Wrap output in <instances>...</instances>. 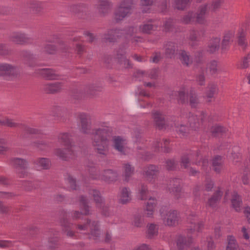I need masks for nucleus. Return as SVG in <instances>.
I'll return each instance as SVG.
<instances>
[{"mask_svg":"<svg viewBox=\"0 0 250 250\" xmlns=\"http://www.w3.org/2000/svg\"><path fill=\"white\" fill-rule=\"evenodd\" d=\"M58 48L56 45L49 43L45 44L42 48V52L50 55H53L57 53Z\"/></svg>","mask_w":250,"mask_h":250,"instance_id":"obj_50","label":"nucleus"},{"mask_svg":"<svg viewBox=\"0 0 250 250\" xmlns=\"http://www.w3.org/2000/svg\"><path fill=\"white\" fill-rule=\"evenodd\" d=\"M147 227V237L148 238L151 239L157 235L158 228L156 225L151 224Z\"/></svg>","mask_w":250,"mask_h":250,"instance_id":"obj_53","label":"nucleus"},{"mask_svg":"<svg viewBox=\"0 0 250 250\" xmlns=\"http://www.w3.org/2000/svg\"><path fill=\"white\" fill-rule=\"evenodd\" d=\"M189 226L187 229V232L188 234H193L195 232L201 231L204 228V223L199 221L197 215L192 212L187 218Z\"/></svg>","mask_w":250,"mask_h":250,"instance_id":"obj_6","label":"nucleus"},{"mask_svg":"<svg viewBox=\"0 0 250 250\" xmlns=\"http://www.w3.org/2000/svg\"><path fill=\"white\" fill-rule=\"evenodd\" d=\"M55 154L63 160H68L70 159H73L75 157L74 151L71 147H67L64 149L56 148L54 150Z\"/></svg>","mask_w":250,"mask_h":250,"instance_id":"obj_21","label":"nucleus"},{"mask_svg":"<svg viewBox=\"0 0 250 250\" xmlns=\"http://www.w3.org/2000/svg\"><path fill=\"white\" fill-rule=\"evenodd\" d=\"M136 3V0H120L118 4L127 7L128 9L133 11Z\"/></svg>","mask_w":250,"mask_h":250,"instance_id":"obj_52","label":"nucleus"},{"mask_svg":"<svg viewBox=\"0 0 250 250\" xmlns=\"http://www.w3.org/2000/svg\"><path fill=\"white\" fill-rule=\"evenodd\" d=\"M238 43L244 50L247 47V42L246 39V33L243 31L239 32L238 36Z\"/></svg>","mask_w":250,"mask_h":250,"instance_id":"obj_51","label":"nucleus"},{"mask_svg":"<svg viewBox=\"0 0 250 250\" xmlns=\"http://www.w3.org/2000/svg\"><path fill=\"white\" fill-rule=\"evenodd\" d=\"M112 140L114 148L121 154H125V140L120 136H114Z\"/></svg>","mask_w":250,"mask_h":250,"instance_id":"obj_32","label":"nucleus"},{"mask_svg":"<svg viewBox=\"0 0 250 250\" xmlns=\"http://www.w3.org/2000/svg\"><path fill=\"white\" fill-rule=\"evenodd\" d=\"M120 202L123 204L128 203L131 200L130 192L129 188H123L121 190Z\"/></svg>","mask_w":250,"mask_h":250,"instance_id":"obj_43","label":"nucleus"},{"mask_svg":"<svg viewBox=\"0 0 250 250\" xmlns=\"http://www.w3.org/2000/svg\"><path fill=\"white\" fill-rule=\"evenodd\" d=\"M182 186V180L181 179L173 178L169 181L167 189L177 199H178L180 198Z\"/></svg>","mask_w":250,"mask_h":250,"instance_id":"obj_12","label":"nucleus"},{"mask_svg":"<svg viewBox=\"0 0 250 250\" xmlns=\"http://www.w3.org/2000/svg\"><path fill=\"white\" fill-rule=\"evenodd\" d=\"M189 105L191 107H196L200 103L199 98L196 92L191 89L189 93V101H188Z\"/></svg>","mask_w":250,"mask_h":250,"instance_id":"obj_45","label":"nucleus"},{"mask_svg":"<svg viewBox=\"0 0 250 250\" xmlns=\"http://www.w3.org/2000/svg\"><path fill=\"white\" fill-rule=\"evenodd\" d=\"M16 71L15 66L8 63H0V76H10Z\"/></svg>","mask_w":250,"mask_h":250,"instance_id":"obj_28","label":"nucleus"},{"mask_svg":"<svg viewBox=\"0 0 250 250\" xmlns=\"http://www.w3.org/2000/svg\"><path fill=\"white\" fill-rule=\"evenodd\" d=\"M164 55L167 58H173L177 50V46L175 43L172 42H167L163 46Z\"/></svg>","mask_w":250,"mask_h":250,"instance_id":"obj_22","label":"nucleus"},{"mask_svg":"<svg viewBox=\"0 0 250 250\" xmlns=\"http://www.w3.org/2000/svg\"><path fill=\"white\" fill-rule=\"evenodd\" d=\"M159 172V167L153 165L146 166L143 168V176L147 180L150 181L156 177Z\"/></svg>","mask_w":250,"mask_h":250,"instance_id":"obj_19","label":"nucleus"},{"mask_svg":"<svg viewBox=\"0 0 250 250\" xmlns=\"http://www.w3.org/2000/svg\"><path fill=\"white\" fill-rule=\"evenodd\" d=\"M207 89L206 97L208 99V100H207V102L210 103L211 102V99L212 98L214 95L218 92L217 84L213 83H209L208 84Z\"/></svg>","mask_w":250,"mask_h":250,"instance_id":"obj_33","label":"nucleus"},{"mask_svg":"<svg viewBox=\"0 0 250 250\" xmlns=\"http://www.w3.org/2000/svg\"><path fill=\"white\" fill-rule=\"evenodd\" d=\"M160 26L155 20H149L139 26V31L143 34H150L152 32L157 30Z\"/></svg>","mask_w":250,"mask_h":250,"instance_id":"obj_17","label":"nucleus"},{"mask_svg":"<svg viewBox=\"0 0 250 250\" xmlns=\"http://www.w3.org/2000/svg\"><path fill=\"white\" fill-rule=\"evenodd\" d=\"M76 12L86 14L89 11L88 6L85 4H80L74 6Z\"/></svg>","mask_w":250,"mask_h":250,"instance_id":"obj_62","label":"nucleus"},{"mask_svg":"<svg viewBox=\"0 0 250 250\" xmlns=\"http://www.w3.org/2000/svg\"><path fill=\"white\" fill-rule=\"evenodd\" d=\"M21 57L24 63L29 67L35 66V56L30 51L23 50L21 52Z\"/></svg>","mask_w":250,"mask_h":250,"instance_id":"obj_25","label":"nucleus"},{"mask_svg":"<svg viewBox=\"0 0 250 250\" xmlns=\"http://www.w3.org/2000/svg\"><path fill=\"white\" fill-rule=\"evenodd\" d=\"M125 31V37L126 38L132 37L137 32V29L133 26H128L124 29Z\"/></svg>","mask_w":250,"mask_h":250,"instance_id":"obj_63","label":"nucleus"},{"mask_svg":"<svg viewBox=\"0 0 250 250\" xmlns=\"http://www.w3.org/2000/svg\"><path fill=\"white\" fill-rule=\"evenodd\" d=\"M77 228L80 230H85L89 229L88 238L89 239L97 240L100 235V230L99 228L98 222L96 221H91L87 219L86 223L84 224H78Z\"/></svg>","mask_w":250,"mask_h":250,"instance_id":"obj_5","label":"nucleus"},{"mask_svg":"<svg viewBox=\"0 0 250 250\" xmlns=\"http://www.w3.org/2000/svg\"><path fill=\"white\" fill-rule=\"evenodd\" d=\"M188 89L185 86H182L179 90L174 92V95L177 97V100L179 103H188Z\"/></svg>","mask_w":250,"mask_h":250,"instance_id":"obj_27","label":"nucleus"},{"mask_svg":"<svg viewBox=\"0 0 250 250\" xmlns=\"http://www.w3.org/2000/svg\"><path fill=\"white\" fill-rule=\"evenodd\" d=\"M132 12L127 7H123L118 4L114 12V20L117 22L122 21L126 17L131 15Z\"/></svg>","mask_w":250,"mask_h":250,"instance_id":"obj_16","label":"nucleus"},{"mask_svg":"<svg viewBox=\"0 0 250 250\" xmlns=\"http://www.w3.org/2000/svg\"><path fill=\"white\" fill-rule=\"evenodd\" d=\"M29 8L35 12H40L43 8L42 3L39 1H31L29 5Z\"/></svg>","mask_w":250,"mask_h":250,"instance_id":"obj_59","label":"nucleus"},{"mask_svg":"<svg viewBox=\"0 0 250 250\" xmlns=\"http://www.w3.org/2000/svg\"><path fill=\"white\" fill-rule=\"evenodd\" d=\"M203 70L207 74L215 76L220 72L219 63L216 60H211L206 64V67Z\"/></svg>","mask_w":250,"mask_h":250,"instance_id":"obj_20","label":"nucleus"},{"mask_svg":"<svg viewBox=\"0 0 250 250\" xmlns=\"http://www.w3.org/2000/svg\"><path fill=\"white\" fill-rule=\"evenodd\" d=\"M228 240V243L226 247V250H244V249L239 248L233 236H229Z\"/></svg>","mask_w":250,"mask_h":250,"instance_id":"obj_47","label":"nucleus"},{"mask_svg":"<svg viewBox=\"0 0 250 250\" xmlns=\"http://www.w3.org/2000/svg\"><path fill=\"white\" fill-rule=\"evenodd\" d=\"M223 192L220 190H217L212 196L208 199V204L211 208H215L217 203L221 199Z\"/></svg>","mask_w":250,"mask_h":250,"instance_id":"obj_41","label":"nucleus"},{"mask_svg":"<svg viewBox=\"0 0 250 250\" xmlns=\"http://www.w3.org/2000/svg\"><path fill=\"white\" fill-rule=\"evenodd\" d=\"M89 194L93 197L96 204V206L97 207H101L104 201L100 192L97 189H92L90 190Z\"/></svg>","mask_w":250,"mask_h":250,"instance_id":"obj_42","label":"nucleus"},{"mask_svg":"<svg viewBox=\"0 0 250 250\" xmlns=\"http://www.w3.org/2000/svg\"><path fill=\"white\" fill-rule=\"evenodd\" d=\"M169 143V140L168 139H163V141H156L153 144V147L154 148L155 151H158L159 150L160 148H164V152L166 153L170 152L171 148L168 146Z\"/></svg>","mask_w":250,"mask_h":250,"instance_id":"obj_29","label":"nucleus"},{"mask_svg":"<svg viewBox=\"0 0 250 250\" xmlns=\"http://www.w3.org/2000/svg\"><path fill=\"white\" fill-rule=\"evenodd\" d=\"M188 123L189 126L193 129L197 128L200 125V121L197 115L189 113L188 118Z\"/></svg>","mask_w":250,"mask_h":250,"instance_id":"obj_48","label":"nucleus"},{"mask_svg":"<svg viewBox=\"0 0 250 250\" xmlns=\"http://www.w3.org/2000/svg\"><path fill=\"white\" fill-rule=\"evenodd\" d=\"M0 125L11 128L19 127L21 130V136L22 138L26 137V134H36L39 132V130L28 126L25 124L16 123L14 120L5 118L0 122Z\"/></svg>","mask_w":250,"mask_h":250,"instance_id":"obj_3","label":"nucleus"},{"mask_svg":"<svg viewBox=\"0 0 250 250\" xmlns=\"http://www.w3.org/2000/svg\"><path fill=\"white\" fill-rule=\"evenodd\" d=\"M10 165L17 168V172L19 176L23 178L27 175L25 169L28 167V162L25 159L19 158H13L10 160Z\"/></svg>","mask_w":250,"mask_h":250,"instance_id":"obj_8","label":"nucleus"},{"mask_svg":"<svg viewBox=\"0 0 250 250\" xmlns=\"http://www.w3.org/2000/svg\"><path fill=\"white\" fill-rule=\"evenodd\" d=\"M195 12L189 11L184 15L180 19V22L185 24H189L196 22Z\"/></svg>","mask_w":250,"mask_h":250,"instance_id":"obj_34","label":"nucleus"},{"mask_svg":"<svg viewBox=\"0 0 250 250\" xmlns=\"http://www.w3.org/2000/svg\"><path fill=\"white\" fill-rule=\"evenodd\" d=\"M148 191L147 188L144 184H141V188L139 190V195L141 200H147L146 205V211L147 217H151L153 213L154 210L157 205V200L155 198L148 196Z\"/></svg>","mask_w":250,"mask_h":250,"instance_id":"obj_4","label":"nucleus"},{"mask_svg":"<svg viewBox=\"0 0 250 250\" xmlns=\"http://www.w3.org/2000/svg\"><path fill=\"white\" fill-rule=\"evenodd\" d=\"M36 71L38 74L46 80H56L59 77V75L56 73L55 71L51 68H43Z\"/></svg>","mask_w":250,"mask_h":250,"instance_id":"obj_24","label":"nucleus"},{"mask_svg":"<svg viewBox=\"0 0 250 250\" xmlns=\"http://www.w3.org/2000/svg\"><path fill=\"white\" fill-rule=\"evenodd\" d=\"M226 128L223 126L218 125H215L212 126L210 128V132L214 136H217L220 134L226 132Z\"/></svg>","mask_w":250,"mask_h":250,"instance_id":"obj_54","label":"nucleus"},{"mask_svg":"<svg viewBox=\"0 0 250 250\" xmlns=\"http://www.w3.org/2000/svg\"><path fill=\"white\" fill-rule=\"evenodd\" d=\"M71 136L69 133H61L58 136V142L64 146L70 147Z\"/></svg>","mask_w":250,"mask_h":250,"instance_id":"obj_35","label":"nucleus"},{"mask_svg":"<svg viewBox=\"0 0 250 250\" xmlns=\"http://www.w3.org/2000/svg\"><path fill=\"white\" fill-rule=\"evenodd\" d=\"M178 59L183 65L186 67L189 66L193 62L192 58L190 56L189 53L184 50L179 51Z\"/></svg>","mask_w":250,"mask_h":250,"instance_id":"obj_26","label":"nucleus"},{"mask_svg":"<svg viewBox=\"0 0 250 250\" xmlns=\"http://www.w3.org/2000/svg\"><path fill=\"white\" fill-rule=\"evenodd\" d=\"M63 84L62 82H56L43 84L42 90L47 94H56L61 92L63 89Z\"/></svg>","mask_w":250,"mask_h":250,"instance_id":"obj_15","label":"nucleus"},{"mask_svg":"<svg viewBox=\"0 0 250 250\" xmlns=\"http://www.w3.org/2000/svg\"><path fill=\"white\" fill-rule=\"evenodd\" d=\"M189 2L190 0H175L174 7L178 10H184Z\"/></svg>","mask_w":250,"mask_h":250,"instance_id":"obj_57","label":"nucleus"},{"mask_svg":"<svg viewBox=\"0 0 250 250\" xmlns=\"http://www.w3.org/2000/svg\"><path fill=\"white\" fill-rule=\"evenodd\" d=\"M35 165L42 169H48L51 164L50 160L46 158H39L34 162Z\"/></svg>","mask_w":250,"mask_h":250,"instance_id":"obj_37","label":"nucleus"},{"mask_svg":"<svg viewBox=\"0 0 250 250\" xmlns=\"http://www.w3.org/2000/svg\"><path fill=\"white\" fill-rule=\"evenodd\" d=\"M80 206L83 212L79 211H73L72 213V218L74 220H78L81 218L82 215H87L89 214V207L86 198L81 196L80 198Z\"/></svg>","mask_w":250,"mask_h":250,"instance_id":"obj_13","label":"nucleus"},{"mask_svg":"<svg viewBox=\"0 0 250 250\" xmlns=\"http://www.w3.org/2000/svg\"><path fill=\"white\" fill-rule=\"evenodd\" d=\"M125 46H120L115 51V57L118 63L123 68H129L132 67V65L129 61L126 59L125 54Z\"/></svg>","mask_w":250,"mask_h":250,"instance_id":"obj_11","label":"nucleus"},{"mask_svg":"<svg viewBox=\"0 0 250 250\" xmlns=\"http://www.w3.org/2000/svg\"><path fill=\"white\" fill-rule=\"evenodd\" d=\"M191 158L190 154L183 155L180 160V165L181 167L184 168H187L190 165V159Z\"/></svg>","mask_w":250,"mask_h":250,"instance_id":"obj_58","label":"nucleus"},{"mask_svg":"<svg viewBox=\"0 0 250 250\" xmlns=\"http://www.w3.org/2000/svg\"><path fill=\"white\" fill-rule=\"evenodd\" d=\"M163 26L166 32H173L174 30V22L172 19H167L165 21Z\"/></svg>","mask_w":250,"mask_h":250,"instance_id":"obj_55","label":"nucleus"},{"mask_svg":"<svg viewBox=\"0 0 250 250\" xmlns=\"http://www.w3.org/2000/svg\"><path fill=\"white\" fill-rule=\"evenodd\" d=\"M62 218L60 219V224L62 227V232L67 237L73 238L75 236V232L72 230L73 224L70 223L66 218L67 214L65 211L61 212Z\"/></svg>","mask_w":250,"mask_h":250,"instance_id":"obj_9","label":"nucleus"},{"mask_svg":"<svg viewBox=\"0 0 250 250\" xmlns=\"http://www.w3.org/2000/svg\"><path fill=\"white\" fill-rule=\"evenodd\" d=\"M90 177L94 180H101L107 183H111L117 180V172L111 169H104L101 171L98 168L91 167L89 169Z\"/></svg>","mask_w":250,"mask_h":250,"instance_id":"obj_2","label":"nucleus"},{"mask_svg":"<svg viewBox=\"0 0 250 250\" xmlns=\"http://www.w3.org/2000/svg\"><path fill=\"white\" fill-rule=\"evenodd\" d=\"M188 234V236L186 237L180 235L177 240V246L179 250H187L190 244L192 243V238Z\"/></svg>","mask_w":250,"mask_h":250,"instance_id":"obj_23","label":"nucleus"},{"mask_svg":"<svg viewBox=\"0 0 250 250\" xmlns=\"http://www.w3.org/2000/svg\"><path fill=\"white\" fill-rule=\"evenodd\" d=\"M200 73L196 77V81L198 84L200 85H204L205 83V74L206 73L203 68H201V70H199Z\"/></svg>","mask_w":250,"mask_h":250,"instance_id":"obj_61","label":"nucleus"},{"mask_svg":"<svg viewBox=\"0 0 250 250\" xmlns=\"http://www.w3.org/2000/svg\"><path fill=\"white\" fill-rule=\"evenodd\" d=\"M152 117L155 126L159 129L166 128L168 125L165 120L164 115L160 111H153L152 112Z\"/></svg>","mask_w":250,"mask_h":250,"instance_id":"obj_18","label":"nucleus"},{"mask_svg":"<svg viewBox=\"0 0 250 250\" xmlns=\"http://www.w3.org/2000/svg\"><path fill=\"white\" fill-rule=\"evenodd\" d=\"M209 5L205 3L201 5L198 8L196 14V22L200 24L205 25L207 23L206 16L208 13Z\"/></svg>","mask_w":250,"mask_h":250,"instance_id":"obj_14","label":"nucleus"},{"mask_svg":"<svg viewBox=\"0 0 250 250\" xmlns=\"http://www.w3.org/2000/svg\"><path fill=\"white\" fill-rule=\"evenodd\" d=\"M125 180L127 182L129 180L130 177L133 175L134 168L129 164L125 165Z\"/></svg>","mask_w":250,"mask_h":250,"instance_id":"obj_60","label":"nucleus"},{"mask_svg":"<svg viewBox=\"0 0 250 250\" xmlns=\"http://www.w3.org/2000/svg\"><path fill=\"white\" fill-rule=\"evenodd\" d=\"M250 65V54L245 57L241 64V68L245 69Z\"/></svg>","mask_w":250,"mask_h":250,"instance_id":"obj_64","label":"nucleus"},{"mask_svg":"<svg viewBox=\"0 0 250 250\" xmlns=\"http://www.w3.org/2000/svg\"><path fill=\"white\" fill-rule=\"evenodd\" d=\"M32 146L41 150H44L52 146V144L47 141L39 140L32 143Z\"/></svg>","mask_w":250,"mask_h":250,"instance_id":"obj_46","label":"nucleus"},{"mask_svg":"<svg viewBox=\"0 0 250 250\" xmlns=\"http://www.w3.org/2000/svg\"><path fill=\"white\" fill-rule=\"evenodd\" d=\"M178 162L174 159H168L166 161V168L169 171H173L176 169Z\"/></svg>","mask_w":250,"mask_h":250,"instance_id":"obj_56","label":"nucleus"},{"mask_svg":"<svg viewBox=\"0 0 250 250\" xmlns=\"http://www.w3.org/2000/svg\"><path fill=\"white\" fill-rule=\"evenodd\" d=\"M220 41L221 39L219 37L211 38L208 42V51L213 54L218 50L220 48Z\"/></svg>","mask_w":250,"mask_h":250,"instance_id":"obj_31","label":"nucleus"},{"mask_svg":"<svg viewBox=\"0 0 250 250\" xmlns=\"http://www.w3.org/2000/svg\"><path fill=\"white\" fill-rule=\"evenodd\" d=\"M233 35V33L230 31L227 32L225 34L221 44V49L223 51H225L229 49Z\"/></svg>","mask_w":250,"mask_h":250,"instance_id":"obj_38","label":"nucleus"},{"mask_svg":"<svg viewBox=\"0 0 250 250\" xmlns=\"http://www.w3.org/2000/svg\"><path fill=\"white\" fill-rule=\"evenodd\" d=\"M102 90V87L100 86L95 85H89L87 86L85 88V93L89 96H94L97 93Z\"/></svg>","mask_w":250,"mask_h":250,"instance_id":"obj_49","label":"nucleus"},{"mask_svg":"<svg viewBox=\"0 0 250 250\" xmlns=\"http://www.w3.org/2000/svg\"><path fill=\"white\" fill-rule=\"evenodd\" d=\"M202 34H203L202 31L194 29L189 31L188 39L191 42L190 43L191 46H194L197 45V42L200 41Z\"/></svg>","mask_w":250,"mask_h":250,"instance_id":"obj_30","label":"nucleus"},{"mask_svg":"<svg viewBox=\"0 0 250 250\" xmlns=\"http://www.w3.org/2000/svg\"><path fill=\"white\" fill-rule=\"evenodd\" d=\"M80 131L85 134H92V145L95 151L101 157H106L109 152V141L112 131L108 127L95 128L91 132V124L89 116L83 113L78 114Z\"/></svg>","mask_w":250,"mask_h":250,"instance_id":"obj_1","label":"nucleus"},{"mask_svg":"<svg viewBox=\"0 0 250 250\" xmlns=\"http://www.w3.org/2000/svg\"><path fill=\"white\" fill-rule=\"evenodd\" d=\"M111 7L110 3L106 0L101 1L99 2L98 9L99 12L103 16L108 13Z\"/></svg>","mask_w":250,"mask_h":250,"instance_id":"obj_44","label":"nucleus"},{"mask_svg":"<svg viewBox=\"0 0 250 250\" xmlns=\"http://www.w3.org/2000/svg\"><path fill=\"white\" fill-rule=\"evenodd\" d=\"M160 211L161 217L168 226H173L178 224L180 217L177 210H170L165 212V208H162Z\"/></svg>","mask_w":250,"mask_h":250,"instance_id":"obj_7","label":"nucleus"},{"mask_svg":"<svg viewBox=\"0 0 250 250\" xmlns=\"http://www.w3.org/2000/svg\"><path fill=\"white\" fill-rule=\"evenodd\" d=\"M233 208L237 212H239L241 209L242 201L241 197L237 193H234L231 200Z\"/></svg>","mask_w":250,"mask_h":250,"instance_id":"obj_40","label":"nucleus"},{"mask_svg":"<svg viewBox=\"0 0 250 250\" xmlns=\"http://www.w3.org/2000/svg\"><path fill=\"white\" fill-rule=\"evenodd\" d=\"M102 41L104 42H116L118 41L116 37L114 29H110L108 30L107 32L104 34L103 37L102 38Z\"/></svg>","mask_w":250,"mask_h":250,"instance_id":"obj_36","label":"nucleus"},{"mask_svg":"<svg viewBox=\"0 0 250 250\" xmlns=\"http://www.w3.org/2000/svg\"><path fill=\"white\" fill-rule=\"evenodd\" d=\"M9 41L17 44L25 45L32 43L33 40L25 33L14 32L9 36Z\"/></svg>","mask_w":250,"mask_h":250,"instance_id":"obj_10","label":"nucleus"},{"mask_svg":"<svg viewBox=\"0 0 250 250\" xmlns=\"http://www.w3.org/2000/svg\"><path fill=\"white\" fill-rule=\"evenodd\" d=\"M212 165L215 172L219 173L223 168V161L220 156H216L212 160Z\"/></svg>","mask_w":250,"mask_h":250,"instance_id":"obj_39","label":"nucleus"}]
</instances>
